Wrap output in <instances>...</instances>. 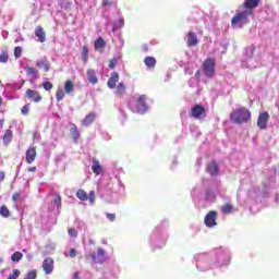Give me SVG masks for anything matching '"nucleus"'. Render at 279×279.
<instances>
[{
  "label": "nucleus",
  "mask_w": 279,
  "mask_h": 279,
  "mask_svg": "<svg viewBox=\"0 0 279 279\" xmlns=\"http://www.w3.org/2000/svg\"><path fill=\"white\" fill-rule=\"evenodd\" d=\"M204 223L207 228H215L217 226V211H209L205 216Z\"/></svg>",
  "instance_id": "1a4fd4ad"
},
{
  "label": "nucleus",
  "mask_w": 279,
  "mask_h": 279,
  "mask_svg": "<svg viewBox=\"0 0 279 279\" xmlns=\"http://www.w3.org/2000/svg\"><path fill=\"white\" fill-rule=\"evenodd\" d=\"M117 62H119V60L117 59V57H113V58L109 61V69H114V66H117Z\"/></svg>",
  "instance_id": "a19ab883"
},
{
  "label": "nucleus",
  "mask_w": 279,
  "mask_h": 279,
  "mask_svg": "<svg viewBox=\"0 0 279 279\" xmlns=\"http://www.w3.org/2000/svg\"><path fill=\"white\" fill-rule=\"evenodd\" d=\"M229 119L235 125H243V123H250L252 121V111L247 107H240L230 113Z\"/></svg>",
  "instance_id": "f257e3e1"
},
{
  "label": "nucleus",
  "mask_w": 279,
  "mask_h": 279,
  "mask_svg": "<svg viewBox=\"0 0 279 279\" xmlns=\"http://www.w3.org/2000/svg\"><path fill=\"white\" fill-rule=\"evenodd\" d=\"M107 219H109V221H114V219H117V214H106Z\"/></svg>",
  "instance_id": "a18cd8bd"
},
{
  "label": "nucleus",
  "mask_w": 279,
  "mask_h": 279,
  "mask_svg": "<svg viewBox=\"0 0 279 279\" xmlns=\"http://www.w3.org/2000/svg\"><path fill=\"white\" fill-rule=\"evenodd\" d=\"M82 61L86 64L88 62V46L82 48Z\"/></svg>",
  "instance_id": "72a5a7b5"
},
{
  "label": "nucleus",
  "mask_w": 279,
  "mask_h": 279,
  "mask_svg": "<svg viewBox=\"0 0 279 279\" xmlns=\"http://www.w3.org/2000/svg\"><path fill=\"white\" fill-rule=\"evenodd\" d=\"M21 112L24 116L29 114V104H26L24 107H22Z\"/></svg>",
  "instance_id": "79ce46f5"
},
{
  "label": "nucleus",
  "mask_w": 279,
  "mask_h": 279,
  "mask_svg": "<svg viewBox=\"0 0 279 279\" xmlns=\"http://www.w3.org/2000/svg\"><path fill=\"white\" fill-rule=\"evenodd\" d=\"M258 5H260V0H244L242 3V8L247 12H251V14H254V10L255 8H258Z\"/></svg>",
  "instance_id": "9d476101"
},
{
  "label": "nucleus",
  "mask_w": 279,
  "mask_h": 279,
  "mask_svg": "<svg viewBox=\"0 0 279 279\" xmlns=\"http://www.w3.org/2000/svg\"><path fill=\"white\" fill-rule=\"evenodd\" d=\"M252 11H236L235 15L231 19V27H243L250 23V16H252Z\"/></svg>",
  "instance_id": "f03ea898"
},
{
  "label": "nucleus",
  "mask_w": 279,
  "mask_h": 279,
  "mask_svg": "<svg viewBox=\"0 0 279 279\" xmlns=\"http://www.w3.org/2000/svg\"><path fill=\"white\" fill-rule=\"evenodd\" d=\"M3 105V98L0 97V106Z\"/></svg>",
  "instance_id": "864d4df0"
},
{
  "label": "nucleus",
  "mask_w": 279,
  "mask_h": 279,
  "mask_svg": "<svg viewBox=\"0 0 279 279\" xmlns=\"http://www.w3.org/2000/svg\"><path fill=\"white\" fill-rule=\"evenodd\" d=\"M19 199H21V194L19 192H15L13 195H12V202H19Z\"/></svg>",
  "instance_id": "c03bdc74"
},
{
  "label": "nucleus",
  "mask_w": 279,
  "mask_h": 279,
  "mask_svg": "<svg viewBox=\"0 0 279 279\" xmlns=\"http://www.w3.org/2000/svg\"><path fill=\"white\" fill-rule=\"evenodd\" d=\"M28 172L29 173L36 172V166L28 168Z\"/></svg>",
  "instance_id": "3c124183"
},
{
  "label": "nucleus",
  "mask_w": 279,
  "mask_h": 279,
  "mask_svg": "<svg viewBox=\"0 0 279 279\" xmlns=\"http://www.w3.org/2000/svg\"><path fill=\"white\" fill-rule=\"evenodd\" d=\"M129 108L132 112L145 114L147 112V97L145 95L140 96L137 101L130 102Z\"/></svg>",
  "instance_id": "20e7f679"
},
{
  "label": "nucleus",
  "mask_w": 279,
  "mask_h": 279,
  "mask_svg": "<svg viewBox=\"0 0 279 279\" xmlns=\"http://www.w3.org/2000/svg\"><path fill=\"white\" fill-rule=\"evenodd\" d=\"M232 210H234V207L230 203H228L221 207V213H223V215H230V213H232Z\"/></svg>",
  "instance_id": "c756f323"
},
{
  "label": "nucleus",
  "mask_w": 279,
  "mask_h": 279,
  "mask_svg": "<svg viewBox=\"0 0 279 279\" xmlns=\"http://www.w3.org/2000/svg\"><path fill=\"white\" fill-rule=\"evenodd\" d=\"M144 64L147 66V69H156V64H157L156 58L146 57L144 59Z\"/></svg>",
  "instance_id": "5701e85b"
},
{
  "label": "nucleus",
  "mask_w": 279,
  "mask_h": 279,
  "mask_svg": "<svg viewBox=\"0 0 279 279\" xmlns=\"http://www.w3.org/2000/svg\"><path fill=\"white\" fill-rule=\"evenodd\" d=\"M267 125H269V112L264 111L257 118V126L259 130H267Z\"/></svg>",
  "instance_id": "6e6552de"
},
{
  "label": "nucleus",
  "mask_w": 279,
  "mask_h": 279,
  "mask_svg": "<svg viewBox=\"0 0 279 279\" xmlns=\"http://www.w3.org/2000/svg\"><path fill=\"white\" fill-rule=\"evenodd\" d=\"M117 82H119V73L113 72L107 82L108 88H117Z\"/></svg>",
  "instance_id": "6ab92c4d"
},
{
  "label": "nucleus",
  "mask_w": 279,
  "mask_h": 279,
  "mask_svg": "<svg viewBox=\"0 0 279 279\" xmlns=\"http://www.w3.org/2000/svg\"><path fill=\"white\" fill-rule=\"evenodd\" d=\"M0 215L1 217H3L4 219H8L10 217V209L8 208V206L2 205L0 207Z\"/></svg>",
  "instance_id": "7c9ffc66"
},
{
  "label": "nucleus",
  "mask_w": 279,
  "mask_h": 279,
  "mask_svg": "<svg viewBox=\"0 0 279 279\" xmlns=\"http://www.w3.org/2000/svg\"><path fill=\"white\" fill-rule=\"evenodd\" d=\"M70 258H75L77 256V250L71 248L69 253Z\"/></svg>",
  "instance_id": "49530a36"
},
{
  "label": "nucleus",
  "mask_w": 279,
  "mask_h": 279,
  "mask_svg": "<svg viewBox=\"0 0 279 279\" xmlns=\"http://www.w3.org/2000/svg\"><path fill=\"white\" fill-rule=\"evenodd\" d=\"M24 97H26V99H29L31 101H34V104H40V101H43V96L40 95V92L36 89H26Z\"/></svg>",
  "instance_id": "0eeeda50"
},
{
  "label": "nucleus",
  "mask_w": 279,
  "mask_h": 279,
  "mask_svg": "<svg viewBox=\"0 0 279 279\" xmlns=\"http://www.w3.org/2000/svg\"><path fill=\"white\" fill-rule=\"evenodd\" d=\"M36 66L37 69H44L46 73H49V70L51 69L49 65V60H47V58L37 60Z\"/></svg>",
  "instance_id": "2eb2a0df"
},
{
  "label": "nucleus",
  "mask_w": 279,
  "mask_h": 279,
  "mask_svg": "<svg viewBox=\"0 0 279 279\" xmlns=\"http://www.w3.org/2000/svg\"><path fill=\"white\" fill-rule=\"evenodd\" d=\"M64 90L62 89H57V93H56V99L57 101H62V99H64Z\"/></svg>",
  "instance_id": "f704fd0d"
},
{
  "label": "nucleus",
  "mask_w": 279,
  "mask_h": 279,
  "mask_svg": "<svg viewBox=\"0 0 279 279\" xmlns=\"http://www.w3.org/2000/svg\"><path fill=\"white\" fill-rule=\"evenodd\" d=\"M11 260L13 263H19L20 260H23V253L16 251L15 253L12 254Z\"/></svg>",
  "instance_id": "473e14b6"
},
{
  "label": "nucleus",
  "mask_w": 279,
  "mask_h": 279,
  "mask_svg": "<svg viewBox=\"0 0 279 279\" xmlns=\"http://www.w3.org/2000/svg\"><path fill=\"white\" fill-rule=\"evenodd\" d=\"M87 81L89 82V84H97V82H99V78H97V74L95 73V70L89 69L87 70Z\"/></svg>",
  "instance_id": "4be33fe9"
},
{
  "label": "nucleus",
  "mask_w": 279,
  "mask_h": 279,
  "mask_svg": "<svg viewBox=\"0 0 279 279\" xmlns=\"http://www.w3.org/2000/svg\"><path fill=\"white\" fill-rule=\"evenodd\" d=\"M23 53V48H21V46H17L14 48V58L19 59L21 58Z\"/></svg>",
  "instance_id": "e433bc0d"
},
{
  "label": "nucleus",
  "mask_w": 279,
  "mask_h": 279,
  "mask_svg": "<svg viewBox=\"0 0 279 279\" xmlns=\"http://www.w3.org/2000/svg\"><path fill=\"white\" fill-rule=\"evenodd\" d=\"M34 160H36V147L31 146L26 150V162H27V165H32V162H34Z\"/></svg>",
  "instance_id": "4468645a"
},
{
  "label": "nucleus",
  "mask_w": 279,
  "mask_h": 279,
  "mask_svg": "<svg viewBox=\"0 0 279 279\" xmlns=\"http://www.w3.org/2000/svg\"><path fill=\"white\" fill-rule=\"evenodd\" d=\"M35 36L38 38L39 43H45L47 38V34L45 33V28L43 26H37L35 28Z\"/></svg>",
  "instance_id": "dca6fc26"
},
{
  "label": "nucleus",
  "mask_w": 279,
  "mask_h": 279,
  "mask_svg": "<svg viewBox=\"0 0 279 279\" xmlns=\"http://www.w3.org/2000/svg\"><path fill=\"white\" fill-rule=\"evenodd\" d=\"M43 269L47 275L53 274V258L47 257L46 259H44Z\"/></svg>",
  "instance_id": "f8f14e48"
},
{
  "label": "nucleus",
  "mask_w": 279,
  "mask_h": 279,
  "mask_svg": "<svg viewBox=\"0 0 279 279\" xmlns=\"http://www.w3.org/2000/svg\"><path fill=\"white\" fill-rule=\"evenodd\" d=\"M43 88H45L46 90H51V88H53V83L52 82H44L43 83Z\"/></svg>",
  "instance_id": "58836bf2"
},
{
  "label": "nucleus",
  "mask_w": 279,
  "mask_h": 279,
  "mask_svg": "<svg viewBox=\"0 0 279 279\" xmlns=\"http://www.w3.org/2000/svg\"><path fill=\"white\" fill-rule=\"evenodd\" d=\"M5 180V172L0 171V182H3Z\"/></svg>",
  "instance_id": "8fccbe9b"
},
{
  "label": "nucleus",
  "mask_w": 279,
  "mask_h": 279,
  "mask_svg": "<svg viewBox=\"0 0 279 279\" xmlns=\"http://www.w3.org/2000/svg\"><path fill=\"white\" fill-rule=\"evenodd\" d=\"M215 59L208 58L203 62V73L206 77H213L215 75Z\"/></svg>",
  "instance_id": "39448f33"
},
{
  "label": "nucleus",
  "mask_w": 279,
  "mask_h": 279,
  "mask_svg": "<svg viewBox=\"0 0 279 279\" xmlns=\"http://www.w3.org/2000/svg\"><path fill=\"white\" fill-rule=\"evenodd\" d=\"M26 75H33V77H38V69L32 68V66H26L24 68Z\"/></svg>",
  "instance_id": "cd10ccee"
},
{
  "label": "nucleus",
  "mask_w": 279,
  "mask_h": 279,
  "mask_svg": "<svg viewBox=\"0 0 279 279\" xmlns=\"http://www.w3.org/2000/svg\"><path fill=\"white\" fill-rule=\"evenodd\" d=\"M76 197L81 202H88V193H86V191H84L82 189L77 190Z\"/></svg>",
  "instance_id": "a878e982"
},
{
  "label": "nucleus",
  "mask_w": 279,
  "mask_h": 279,
  "mask_svg": "<svg viewBox=\"0 0 279 279\" xmlns=\"http://www.w3.org/2000/svg\"><path fill=\"white\" fill-rule=\"evenodd\" d=\"M70 134L74 141V143H77L80 141V131H77V125L72 124L70 129Z\"/></svg>",
  "instance_id": "b1692460"
},
{
  "label": "nucleus",
  "mask_w": 279,
  "mask_h": 279,
  "mask_svg": "<svg viewBox=\"0 0 279 279\" xmlns=\"http://www.w3.org/2000/svg\"><path fill=\"white\" fill-rule=\"evenodd\" d=\"M12 138H14V133L12 132V130L9 129L2 136L3 145L8 147V145L12 143Z\"/></svg>",
  "instance_id": "aec40b11"
},
{
  "label": "nucleus",
  "mask_w": 279,
  "mask_h": 279,
  "mask_svg": "<svg viewBox=\"0 0 279 279\" xmlns=\"http://www.w3.org/2000/svg\"><path fill=\"white\" fill-rule=\"evenodd\" d=\"M95 51H104L106 49V39L104 37H98L94 43Z\"/></svg>",
  "instance_id": "f3484780"
},
{
  "label": "nucleus",
  "mask_w": 279,
  "mask_h": 279,
  "mask_svg": "<svg viewBox=\"0 0 279 279\" xmlns=\"http://www.w3.org/2000/svg\"><path fill=\"white\" fill-rule=\"evenodd\" d=\"M92 171L93 173H95V175H101L104 168H101V163H99V160L93 159Z\"/></svg>",
  "instance_id": "412c9836"
},
{
  "label": "nucleus",
  "mask_w": 279,
  "mask_h": 279,
  "mask_svg": "<svg viewBox=\"0 0 279 279\" xmlns=\"http://www.w3.org/2000/svg\"><path fill=\"white\" fill-rule=\"evenodd\" d=\"M75 88V85H73V81L68 80L64 83V92L66 93V95H71V93H73Z\"/></svg>",
  "instance_id": "393cba45"
},
{
  "label": "nucleus",
  "mask_w": 279,
  "mask_h": 279,
  "mask_svg": "<svg viewBox=\"0 0 279 279\" xmlns=\"http://www.w3.org/2000/svg\"><path fill=\"white\" fill-rule=\"evenodd\" d=\"M21 276V271L19 269H14L12 275H9L8 279H16Z\"/></svg>",
  "instance_id": "ea45409f"
},
{
  "label": "nucleus",
  "mask_w": 279,
  "mask_h": 279,
  "mask_svg": "<svg viewBox=\"0 0 279 279\" xmlns=\"http://www.w3.org/2000/svg\"><path fill=\"white\" fill-rule=\"evenodd\" d=\"M74 278L80 279V272H74Z\"/></svg>",
  "instance_id": "603ef678"
},
{
  "label": "nucleus",
  "mask_w": 279,
  "mask_h": 279,
  "mask_svg": "<svg viewBox=\"0 0 279 279\" xmlns=\"http://www.w3.org/2000/svg\"><path fill=\"white\" fill-rule=\"evenodd\" d=\"M207 172L210 175H218L219 174V165H217V162H215V161H210L207 165Z\"/></svg>",
  "instance_id": "a211bd4d"
},
{
  "label": "nucleus",
  "mask_w": 279,
  "mask_h": 279,
  "mask_svg": "<svg viewBox=\"0 0 279 279\" xmlns=\"http://www.w3.org/2000/svg\"><path fill=\"white\" fill-rule=\"evenodd\" d=\"M125 90H126L125 84L119 83L117 86L116 95H118V97H123V95H125Z\"/></svg>",
  "instance_id": "bb28decb"
},
{
  "label": "nucleus",
  "mask_w": 279,
  "mask_h": 279,
  "mask_svg": "<svg viewBox=\"0 0 279 279\" xmlns=\"http://www.w3.org/2000/svg\"><path fill=\"white\" fill-rule=\"evenodd\" d=\"M187 47H197L199 40L197 39V35L194 32L187 33Z\"/></svg>",
  "instance_id": "ddd939ff"
},
{
  "label": "nucleus",
  "mask_w": 279,
  "mask_h": 279,
  "mask_svg": "<svg viewBox=\"0 0 279 279\" xmlns=\"http://www.w3.org/2000/svg\"><path fill=\"white\" fill-rule=\"evenodd\" d=\"M0 125L3 126V121H0Z\"/></svg>",
  "instance_id": "5fc2aeb1"
},
{
  "label": "nucleus",
  "mask_w": 279,
  "mask_h": 279,
  "mask_svg": "<svg viewBox=\"0 0 279 279\" xmlns=\"http://www.w3.org/2000/svg\"><path fill=\"white\" fill-rule=\"evenodd\" d=\"M104 8H110L112 5V2L110 0H102Z\"/></svg>",
  "instance_id": "de8ad7c7"
},
{
  "label": "nucleus",
  "mask_w": 279,
  "mask_h": 279,
  "mask_svg": "<svg viewBox=\"0 0 279 279\" xmlns=\"http://www.w3.org/2000/svg\"><path fill=\"white\" fill-rule=\"evenodd\" d=\"M95 119H97V113L89 112L88 114L85 116V118L82 120V125L84 128H89V125H93L95 123Z\"/></svg>",
  "instance_id": "9b49d317"
},
{
  "label": "nucleus",
  "mask_w": 279,
  "mask_h": 279,
  "mask_svg": "<svg viewBox=\"0 0 279 279\" xmlns=\"http://www.w3.org/2000/svg\"><path fill=\"white\" fill-rule=\"evenodd\" d=\"M190 117L196 120L204 119L206 117V107L204 105H194L190 111Z\"/></svg>",
  "instance_id": "423d86ee"
},
{
  "label": "nucleus",
  "mask_w": 279,
  "mask_h": 279,
  "mask_svg": "<svg viewBox=\"0 0 279 279\" xmlns=\"http://www.w3.org/2000/svg\"><path fill=\"white\" fill-rule=\"evenodd\" d=\"M52 204H54L57 208H62V196H60V194H56L52 199Z\"/></svg>",
  "instance_id": "2f4dec72"
},
{
  "label": "nucleus",
  "mask_w": 279,
  "mask_h": 279,
  "mask_svg": "<svg viewBox=\"0 0 279 279\" xmlns=\"http://www.w3.org/2000/svg\"><path fill=\"white\" fill-rule=\"evenodd\" d=\"M142 51H143L144 53H147V51H149V46H148L147 44H144V45L142 46Z\"/></svg>",
  "instance_id": "09e8293b"
},
{
  "label": "nucleus",
  "mask_w": 279,
  "mask_h": 279,
  "mask_svg": "<svg viewBox=\"0 0 279 279\" xmlns=\"http://www.w3.org/2000/svg\"><path fill=\"white\" fill-rule=\"evenodd\" d=\"M10 60V54L8 52V50H3L1 53H0V63L1 64H7V62Z\"/></svg>",
  "instance_id": "c85d7f7f"
},
{
  "label": "nucleus",
  "mask_w": 279,
  "mask_h": 279,
  "mask_svg": "<svg viewBox=\"0 0 279 279\" xmlns=\"http://www.w3.org/2000/svg\"><path fill=\"white\" fill-rule=\"evenodd\" d=\"M98 253L92 252L85 255V260L92 263V265H102L106 263V251L101 247H98Z\"/></svg>",
  "instance_id": "7ed1b4c3"
},
{
  "label": "nucleus",
  "mask_w": 279,
  "mask_h": 279,
  "mask_svg": "<svg viewBox=\"0 0 279 279\" xmlns=\"http://www.w3.org/2000/svg\"><path fill=\"white\" fill-rule=\"evenodd\" d=\"M87 197L90 204H95V191H90L89 194H87Z\"/></svg>",
  "instance_id": "37998d69"
},
{
  "label": "nucleus",
  "mask_w": 279,
  "mask_h": 279,
  "mask_svg": "<svg viewBox=\"0 0 279 279\" xmlns=\"http://www.w3.org/2000/svg\"><path fill=\"white\" fill-rule=\"evenodd\" d=\"M37 278V272L36 270H31L26 274V277L24 279H36Z\"/></svg>",
  "instance_id": "4c0bfd02"
},
{
  "label": "nucleus",
  "mask_w": 279,
  "mask_h": 279,
  "mask_svg": "<svg viewBox=\"0 0 279 279\" xmlns=\"http://www.w3.org/2000/svg\"><path fill=\"white\" fill-rule=\"evenodd\" d=\"M68 234L69 236H71L72 239H77V231L75 228H69L68 229Z\"/></svg>",
  "instance_id": "c9c22d12"
}]
</instances>
